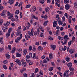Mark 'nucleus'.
I'll return each mask as SVG.
<instances>
[{
    "label": "nucleus",
    "mask_w": 77,
    "mask_h": 77,
    "mask_svg": "<svg viewBox=\"0 0 77 77\" xmlns=\"http://www.w3.org/2000/svg\"><path fill=\"white\" fill-rule=\"evenodd\" d=\"M8 29V28L7 27H6V28H5V27H3L2 28V30H3V32H6V31Z\"/></svg>",
    "instance_id": "nucleus-23"
},
{
    "label": "nucleus",
    "mask_w": 77,
    "mask_h": 77,
    "mask_svg": "<svg viewBox=\"0 0 77 77\" xmlns=\"http://www.w3.org/2000/svg\"><path fill=\"white\" fill-rule=\"evenodd\" d=\"M52 54H49V58L50 59H52L53 58V56H52Z\"/></svg>",
    "instance_id": "nucleus-45"
},
{
    "label": "nucleus",
    "mask_w": 77,
    "mask_h": 77,
    "mask_svg": "<svg viewBox=\"0 0 77 77\" xmlns=\"http://www.w3.org/2000/svg\"><path fill=\"white\" fill-rule=\"evenodd\" d=\"M20 13V11L18 10H17L15 12V14H17Z\"/></svg>",
    "instance_id": "nucleus-33"
},
{
    "label": "nucleus",
    "mask_w": 77,
    "mask_h": 77,
    "mask_svg": "<svg viewBox=\"0 0 77 77\" xmlns=\"http://www.w3.org/2000/svg\"><path fill=\"white\" fill-rule=\"evenodd\" d=\"M14 2V0H10L8 1V3H9V4H10V5H11L13 4Z\"/></svg>",
    "instance_id": "nucleus-16"
},
{
    "label": "nucleus",
    "mask_w": 77,
    "mask_h": 77,
    "mask_svg": "<svg viewBox=\"0 0 77 77\" xmlns=\"http://www.w3.org/2000/svg\"><path fill=\"white\" fill-rule=\"evenodd\" d=\"M58 39H59L60 40V41H62V40L63 39V38L62 37L58 36Z\"/></svg>",
    "instance_id": "nucleus-20"
},
{
    "label": "nucleus",
    "mask_w": 77,
    "mask_h": 77,
    "mask_svg": "<svg viewBox=\"0 0 77 77\" xmlns=\"http://www.w3.org/2000/svg\"><path fill=\"white\" fill-rule=\"evenodd\" d=\"M11 32H12V29L11 28L9 29L8 32L6 33V38H9V37L10 36Z\"/></svg>",
    "instance_id": "nucleus-1"
},
{
    "label": "nucleus",
    "mask_w": 77,
    "mask_h": 77,
    "mask_svg": "<svg viewBox=\"0 0 77 77\" xmlns=\"http://www.w3.org/2000/svg\"><path fill=\"white\" fill-rule=\"evenodd\" d=\"M66 62H69L70 61V58L68 56L66 57Z\"/></svg>",
    "instance_id": "nucleus-12"
},
{
    "label": "nucleus",
    "mask_w": 77,
    "mask_h": 77,
    "mask_svg": "<svg viewBox=\"0 0 77 77\" xmlns=\"http://www.w3.org/2000/svg\"><path fill=\"white\" fill-rule=\"evenodd\" d=\"M39 2L41 4H44V0H40Z\"/></svg>",
    "instance_id": "nucleus-32"
},
{
    "label": "nucleus",
    "mask_w": 77,
    "mask_h": 77,
    "mask_svg": "<svg viewBox=\"0 0 77 77\" xmlns=\"http://www.w3.org/2000/svg\"><path fill=\"white\" fill-rule=\"evenodd\" d=\"M11 45H8V49H9L10 51L11 50Z\"/></svg>",
    "instance_id": "nucleus-38"
},
{
    "label": "nucleus",
    "mask_w": 77,
    "mask_h": 77,
    "mask_svg": "<svg viewBox=\"0 0 77 77\" xmlns=\"http://www.w3.org/2000/svg\"><path fill=\"white\" fill-rule=\"evenodd\" d=\"M64 3L65 4L66 3L67 4H68L69 3V0H64Z\"/></svg>",
    "instance_id": "nucleus-35"
},
{
    "label": "nucleus",
    "mask_w": 77,
    "mask_h": 77,
    "mask_svg": "<svg viewBox=\"0 0 77 77\" xmlns=\"http://www.w3.org/2000/svg\"><path fill=\"white\" fill-rule=\"evenodd\" d=\"M16 55L17 57H21V54H20L19 53H17L16 54Z\"/></svg>",
    "instance_id": "nucleus-13"
},
{
    "label": "nucleus",
    "mask_w": 77,
    "mask_h": 77,
    "mask_svg": "<svg viewBox=\"0 0 77 77\" xmlns=\"http://www.w3.org/2000/svg\"><path fill=\"white\" fill-rule=\"evenodd\" d=\"M74 73L73 72H70L69 74V75L70 76V77H72L74 75Z\"/></svg>",
    "instance_id": "nucleus-21"
},
{
    "label": "nucleus",
    "mask_w": 77,
    "mask_h": 77,
    "mask_svg": "<svg viewBox=\"0 0 77 77\" xmlns=\"http://www.w3.org/2000/svg\"><path fill=\"white\" fill-rule=\"evenodd\" d=\"M13 17V14H11L10 16L8 17V19H11Z\"/></svg>",
    "instance_id": "nucleus-41"
},
{
    "label": "nucleus",
    "mask_w": 77,
    "mask_h": 77,
    "mask_svg": "<svg viewBox=\"0 0 77 77\" xmlns=\"http://www.w3.org/2000/svg\"><path fill=\"white\" fill-rule=\"evenodd\" d=\"M57 74H59L60 76L62 77V73L61 72H57Z\"/></svg>",
    "instance_id": "nucleus-56"
},
{
    "label": "nucleus",
    "mask_w": 77,
    "mask_h": 77,
    "mask_svg": "<svg viewBox=\"0 0 77 77\" xmlns=\"http://www.w3.org/2000/svg\"><path fill=\"white\" fill-rule=\"evenodd\" d=\"M2 23H3V20L2 19H0V26L2 24Z\"/></svg>",
    "instance_id": "nucleus-31"
},
{
    "label": "nucleus",
    "mask_w": 77,
    "mask_h": 77,
    "mask_svg": "<svg viewBox=\"0 0 77 77\" xmlns=\"http://www.w3.org/2000/svg\"><path fill=\"white\" fill-rule=\"evenodd\" d=\"M53 68H54L53 67H50L48 69L49 71L50 72L52 71H53Z\"/></svg>",
    "instance_id": "nucleus-27"
},
{
    "label": "nucleus",
    "mask_w": 77,
    "mask_h": 77,
    "mask_svg": "<svg viewBox=\"0 0 77 77\" xmlns=\"http://www.w3.org/2000/svg\"><path fill=\"white\" fill-rule=\"evenodd\" d=\"M48 3H50L51 2V0H47Z\"/></svg>",
    "instance_id": "nucleus-64"
},
{
    "label": "nucleus",
    "mask_w": 77,
    "mask_h": 77,
    "mask_svg": "<svg viewBox=\"0 0 77 77\" xmlns=\"http://www.w3.org/2000/svg\"><path fill=\"white\" fill-rule=\"evenodd\" d=\"M63 21H61L60 20H59L58 21V24L59 25H62L63 24Z\"/></svg>",
    "instance_id": "nucleus-22"
},
{
    "label": "nucleus",
    "mask_w": 77,
    "mask_h": 77,
    "mask_svg": "<svg viewBox=\"0 0 77 77\" xmlns=\"http://www.w3.org/2000/svg\"><path fill=\"white\" fill-rule=\"evenodd\" d=\"M69 8H70V6L69 4H67L65 5V8L66 10H68L69 9Z\"/></svg>",
    "instance_id": "nucleus-6"
},
{
    "label": "nucleus",
    "mask_w": 77,
    "mask_h": 77,
    "mask_svg": "<svg viewBox=\"0 0 77 77\" xmlns=\"http://www.w3.org/2000/svg\"><path fill=\"white\" fill-rule=\"evenodd\" d=\"M36 8L35 6H33L32 7V11L33 12H34L36 11Z\"/></svg>",
    "instance_id": "nucleus-25"
},
{
    "label": "nucleus",
    "mask_w": 77,
    "mask_h": 77,
    "mask_svg": "<svg viewBox=\"0 0 77 77\" xmlns=\"http://www.w3.org/2000/svg\"><path fill=\"white\" fill-rule=\"evenodd\" d=\"M68 38V36L67 35H64V40H68L69 39V38Z\"/></svg>",
    "instance_id": "nucleus-14"
},
{
    "label": "nucleus",
    "mask_w": 77,
    "mask_h": 77,
    "mask_svg": "<svg viewBox=\"0 0 77 77\" xmlns=\"http://www.w3.org/2000/svg\"><path fill=\"white\" fill-rule=\"evenodd\" d=\"M57 21L54 20V23H53V27H56V26H57Z\"/></svg>",
    "instance_id": "nucleus-5"
},
{
    "label": "nucleus",
    "mask_w": 77,
    "mask_h": 77,
    "mask_svg": "<svg viewBox=\"0 0 77 77\" xmlns=\"http://www.w3.org/2000/svg\"><path fill=\"white\" fill-rule=\"evenodd\" d=\"M23 75V77H27V75L26 73H24Z\"/></svg>",
    "instance_id": "nucleus-48"
},
{
    "label": "nucleus",
    "mask_w": 77,
    "mask_h": 77,
    "mask_svg": "<svg viewBox=\"0 0 77 77\" xmlns=\"http://www.w3.org/2000/svg\"><path fill=\"white\" fill-rule=\"evenodd\" d=\"M75 52V51L74 49H70L69 50V53L70 54H72Z\"/></svg>",
    "instance_id": "nucleus-18"
},
{
    "label": "nucleus",
    "mask_w": 77,
    "mask_h": 77,
    "mask_svg": "<svg viewBox=\"0 0 77 77\" xmlns=\"http://www.w3.org/2000/svg\"><path fill=\"white\" fill-rule=\"evenodd\" d=\"M65 16L66 17V18H68V14L67 13H66L64 14Z\"/></svg>",
    "instance_id": "nucleus-40"
},
{
    "label": "nucleus",
    "mask_w": 77,
    "mask_h": 77,
    "mask_svg": "<svg viewBox=\"0 0 77 77\" xmlns=\"http://www.w3.org/2000/svg\"><path fill=\"white\" fill-rule=\"evenodd\" d=\"M72 42V41L71 40L70 42H69L68 43V45L69 47H70V46L72 44L71 43Z\"/></svg>",
    "instance_id": "nucleus-30"
},
{
    "label": "nucleus",
    "mask_w": 77,
    "mask_h": 77,
    "mask_svg": "<svg viewBox=\"0 0 77 77\" xmlns=\"http://www.w3.org/2000/svg\"><path fill=\"white\" fill-rule=\"evenodd\" d=\"M15 51H16V48L14 47L13 49V50L11 51V53H14L15 52Z\"/></svg>",
    "instance_id": "nucleus-17"
},
{
    "label": "nucleus",
    "mask_w": 77,
    "mask_h": 77,
    "mask_svg": "<svg viewBox=\"0 0 77 77\" xmlns=\"http://www.w3.org/2000/svg\"><path fill=\"white\" fill-rule=\"evenodd\" d=\"M33 18H35V19H36L37 20H38V18L37 17L35 16L34 15L32 16V19H33Z\"/></svg>",
    "instance_id": "nucleus-19"
},
{
    "label": "nucleus",
    "mask_w": 77,
    "mask_h": 77,
    "mask_svg": "<svg viewBox=\"0 0 77 77\" xmlns=\"http://www.w3.org/2000/svg\"><path fill=\"white\" fill-rule=\"evenodd\" d=\"M4 9V7L1 5L0 6V11H2V10H3Z\"/></svg>",
    "instance_id": "nucleus-37"
},
{
    "label": "nucleus",
    "mask_w": 77,
    "mask_h": 77,
    "mask_svg": "<svg viewBox=\"0 0 77 77\" xmlns=\"http://www.w3.org/2000/svg\"><path fill=\"white\" fill-rule=\"evenodd\" d=\"M47 18H48V16L47 15H45V16H44V17L43 18L45 19V20H46L47 19Z\"/></svg>",
    "instance_id": "nucleus-43"
},
{
    "label": "nucleus",
    "mask_w": 77,
    "mask_h": 77,
    "mask_svg": "<svg viewBox=\"0 0 77 77\" xmlns=\"http://www.w3.org/2000/svg\"><path fill=\"white\" fill-rule=\"evenodd\" d=\"M20 37H18L17 38V39L15 40V42L16 43H18L19 42V41H20Z\"/></svg>",
    "instance_id": "nucleus-9"
},
{
    "label": "nucleus",
    "mask_w": 77,
    "mask_h": 77,
    "mask_svg": "<svg viewBox=\"0 0 77 77\" xmlns=\"http://www.w3.org/2000/svg\"><path fill=\"white\" fill-rule=\"evenodd\" d=\"M45 11L46 12H48V11H49V8L47 7L46 8H45Z\"/></svg>",
    "instance_id": "nucleus-34"
},
{
    "label": "nucleus",
    "mask_w": 77,
    "mask_h": 77,
    "mask_svg": "<svg viewBox=\"0 0 77 77\" xmlns=\"http://www.w3.org/2000/svg\"><path fill=\"white\" fill-rule=\"evenodd\" d=\"M3 37L0 38V42H2L3 41Z\"/></svg>",
    "instance_id": "nucleus-62"
},
{
    "label": "nucleus",
    "mask_w": 77,
    "mask_h": 77,
    "mask_svg": "<svg viewBox=\"0 0 77 77\" xmlns=\"http://www.w3.org/2000/svg\"><path fill=\"white\" fill-rule=\"evenodd\" d=\"M74 5L75 8H77V3H75L74 4Z\"/></svg>",
    "instance_id": "nucleus-54"
},
{
    "label": "nucleus",
    "mask_w": 77,
    "mask_h": 77,
    "mask_svg": "<svg viewBox=\"0 0 77 77\" xmlns=\"http://www.w3.org/2000/svg\"><path fill=\"white\" fill-rule=\"evenodd\" d=\"M35 72H34L35 74H36L38 72L39 70H38V68H36L35 69Z\"/></svg>",
    "instance_id": "nucleus-28"
},
{
    "label": "nucleus",
    "mask_w": 77,
    "mask_h": 77,
    "mask_svg": "<svg viewBox=\"0 0 77 77\" xmlns=\"http://www.w3.org/2000/svg\"><path fill=\"white\" fill-rule=\"evenodd\" d=\"M67 41H68V40H65L64 42V44H66Z\"/></svg>",
    "instance_id": "nucleus-57"
},
{
    "label": "nucleus",
    "mask_w": 77,
    "mask_h": 77,
    "mask_svg": "<svg viewBox=\"0 0 77 77\" xmlns=\"http://www.w3.org/2000/svg\"><path fill=\"white\" fill-rule=\"evenodd\" d=\"M3 68H4L5 69H7V67L6 66V65H4L3 66Z\"/></svg>",
    "instance_id": "nucleus-44"
},
{
    "label": "nucleus",
    "mask_w": 77,
    "mask_h": 77,
    "mask_svg": "<svg viewBox=\"0 0 77 77\" xmlns=\"http://www.w3.org/2000/svg\"><path fill=\"white\" fill-rule=\"evenodd\" d=\"M32 53H29V57H31V58H32Z\"/></svg>",
    "instance_id": "nucleus-46"
},
{
    "label": "nucleus",
    "mask_w": 77,
    "mask_h": 77,
    "mask_svg": "<svg viewBox=\"0 0 77 77\" xmlns=\"http://www.w3.org/2000/svg\"><path fill=\"white\" fill-rule=\"evenodd\" d=\"M66 50V46H64L63 48L62 49V50L63 51H65Z\"/></svg>",
    "instance_id": "nucleus-36"
},
{
    "label": "nucleus",
    "mask_w": 77,
    "mask_h": 77,
    "mask_svg": "<svg viewBox=\"0 0 77 77\" xmlns=\"http://www.w3.org/2000/svg\"><path fill=\"white\" fill-rule=\"evenodd\" d=\"M40 37H44V34L42 32H41L40 34Z\"/></svg>",
    "instance_id": "nucleus-50"
},
{
    "label": "nucleus",
    "mask_w": 77,
    "mask_h": 77,
    "mask_svg": "<svg viewBox=\"0 0 77 77\" xmlns=\"http://www.w3.org/2000/svg\"><path fill=\"white\" fill-rule=\"evenodd\" d=\"M51 48H52L53 50H55V49H56V47L55 45H51Z\"/></svg>",
    "instance_id": "nucleus-11"
},
{
    "label": "nucleus",
    "mask_w": 77,
    "mask_h": 77,
    "mask_svg": "<svg viewBox=\"0 0 77 77\" xmlns=\"http://www.w3.org/2000/svg\"><path fill=\"white\" fill-rule=\"evenodd\" d=\"M35 45H39V42H36L35 43Z\"/></svg>",
    "instance_id": "nucleus-42"
},
{
    "label": "nucleus",
    "mask_w": 77,
    "mask_h": 77,
    "mask_svg": "<svg viewBox=\"0 0 77 77\" xmlns=\"http://www.w3.org/2000/svg\"><path fill=\"white\" fill-rule=\"evenodd\" d=\"M3 50H4V48H0V52H2Z\"/></svg>",
    "instance_id": "nucleus-53"
},
{
    "label": "nucleus",
    "mask_w": 77,
    "mask_h": 77,
    "mask_svg": "<svg viewBox=\"0 0 77 77\" xmlns=\"http://www.w3.org/2000/svg\"><path fill=\"white\" fill-rule=\"evenodd\" d=\"M75 37L74 36H73L72 38V41H74V40L75 39Z\"/></svg>",
    "instance_id": "nucleus-60"
},
{
    "label": "nucleus",
    "mask_w": 77,
    "mask_h": 77,
    "mask_svg": "<svg viewBox=\"0 0 77 77\" xmlns=\"http://www.w3.org/2000/svg\"><path fill=\"white\" fill-rule=\"evenodd\" d=\"M22 65L23 66H24L25 67V66H26V62L22 60Z\"/></svg>",
    "instance_id": "nucleus-7"
},
{
    "label": "nucleus",
    "mask_w": 77,
    "mask_h": 77,
    "mask_svg": "<svg viewBox=\"0 0 77 77\" xmlns=\"http://www.w3.org/2000/svg\"><path fill=\"white\" fill-rule=\"evenodd\" d=\"M48 22V21H45L44 23L43 24V26H47V23Z\"/></svg>",
    "instance_id": "nucleus-26"
},
{
    "label": "nucleus",
    "mask_w": 77,
    "mask_h": 77,
    "mask_svg": "<svg viewBox=\"0 0 77 77\" xmlns=\"http://www.w3.org/2000/svg\"><path fill=\"white\" fill-rule=\"evenodd\" d=\"M9 24H10V23L9 22H7L6 23H4V25L5 27H8V26H9Z\"/></svg>",
    "instance_id": "nucleus-8"
},
{
    "label": "nucleus",
    "mask_w": 77,
    "mask_h": 77,
    "mask_svg": "<svg viewBox=\"0 0 77 77\" xmlns=\"http://www.w3.org/2000/svg\"><path fill=\"white\" fill-rule=\"evenodd\" d=\"M67 66H68L69 68L71 67L72 65V63H69L67 64Z\"/></svg>",
    "instance_id": "nucleus-15"
},
{
    "label": "nucleus",
    "mask_w": 77,
    "mask_h": 77,
    "mask_svg": "<svg viewBox=\"0 0 77 77\" xmlns=\"http://www.w3.org/2000/svg\"><path fill=\"white\" fill-rule=\"evenodd\" d=\"M70 12H71V13H72V14H74V11L73 10H70Z\"/></svg>",
    "instance_id": "nucleus-55"
},
{
    "label": "nucleus",
    "mask_w": 77,
    "mask_h": 77,
    "mask_svg": "<svg viewBox=\"0 0 77 77\" xmlns=\"http://www.w3.org/2000/svg\"><path fill=\"white\" fill-rule=\"evenodd\" d=\"M20 62V60L18 59H17L15 61V62H17V63H19Z\"/></svg>",
    "instance_id": "nucleus-47"
},
{
    "label": "nucleus",
    "mask_w": 77,
    "mask_h": 77,
    "mask_svg": "<svg viewBox=\"0 0 77 77\" xmlns=\"http://www.w3.org/2000/svg\"><path fill=\"white\" fill-rule=\"evenodd\" d=\"M47 62H48V61L46 60H44L43 63H47Z\"/></svg>",
    "instance_id": "nucleus-61"
},
{
    "label": "nucleus",
    "mask_w": 77,
    "mask_h": 77,
    "mask_svg": "<svg viewBox=\"0 0 77 77\" xmlns=\"http://www.w3.org/2000/svg\"><path fill=\"white\" fill-rule=\"evenodd\" d=\"M26 59H30V57L29 56V55H27L26 56Z\"/></svg>",
    "instance_id": "nucleus-52"
},
{
    "label": "nucleus",
    "mask_w": 77,
    "mask_h": 77,
    "mask_svg": "<svg viewBox=\"0 0 77 77\" xmlns=\"http://www.w3.org/2000/svg\"><path fill=\"white\" fill-rule=\"evenodd\" d=\"M27 49H24L23 52V56H25L26 54V53H27Z\"/></svg>",
    "instance_id": "nucleus-10"
},
{
    "label": "nucleus",
    "mask_w": 77,
    "mask_h": 77,
    "mask_svg": "<svg viewBox=\"0 0 77 77\" xmlns=\"http://www.w3.org/2000/svg\"><path fill=\"white\" fill-rule=\"evenodd\" d=\"M38 48L39 49V50H41V51H42L43 48L40 46H38Z\"/></svg>",
    "instance_id": "nucleus-39"
},
{
    "label": "nucleus",
    "mask_w": 77,
    "mask_h": 77,
    "mask_svg": "<svg viewBox=\"0 0 77 77\" xmlns=\"http://www.w3.org/2000/svg\"><path fill=\"white\" fill-rule=\"evenodd\" d=\"M48 39H49L51 40V41H53V38H52L51 37H49L48 38Z\"/></svg>",
    "instance_id": "nucleus-58"
},
{
    "label": "nucleus",
    "mask_w": 77,
    "mask_h": 77,
    "mask_svg": "<svg viewBox=\"0 0 77 77\" xmlns=\"http://www.w3.org/2000/svg\"><path fill=\"white\" fill-rule=\"evenodd\" d=\"M29 8H30V5H27L26 6V9Z\"/></svg>",
    "instance_id": "nucleus-49"
},
{
    "label": "nucleus",
    "mask_w": 77,
    "mask_h": 77,
    "mask_svg": "<svg viewBox=\"0 0 77 77\" xmlns=\"http://www.w3.org/2000/svg\"><path fill=\"white\" fill-rule=\"evenodd\" d=\"M69 69L71 71H74L75 70L72 67H70L69 68Z\"/></svg>",
    "instance_id": "nucleus-24"
},
{
    "label": "nucleus",
    "mask_w": 77,
    "mask_h": 77,
    "mask_svg": "<svg viewBox=\"0 0 77 77\" xmlns=\"http://www.w3.org/2000/svg\"><path fill=\"white\" fill-rule=\"evenodd\" d=\"M32 50V46H31L29 47V50L31 51Z\"/></svg>",
    "instance_id": "nucleus-51"
},
{
    "label": "nucleus",
    "mask_w": 77,
    "mask_h": 77,
    "mask_svg": "<svg viewBox=\"0 0 77 77\" xmlns=\"http://www.w3.org/2000/svg\"><path fill=\"white\" fill-rule=\"evenodd\" d=\"M8 13V17L9 16L11 15V13L9 12V11H8L7 12Z\"/></svg>",
    "instance_id": "nucleus-59"
},
{
    "label": "nucleus",
    "mask_w": 77,
    "mask_h": 77,
    "mask_svg": "<svg viewBox=\"0 0 77 77\" xmlns=\"http://www.w3.org/2000/svg\"><path fill=\"white\" fill-rule=\"evenodd\" d=\"M28 35H29V36H31V32H30L29 31L28 32Z\"/></svg>",
    "instance_id": "nucleus-63"
},
{
    "label": "nucleus",
    "mask_w": 77,
    "mask_h": 77,
    "mask_svg": "<svg viewBox=\"0 0 77 77\" xmlns=\"http://www.w3.org/2000/svg\"><path fill=\"white\" fill-rule=\"evenodd\" d=\"M59 30H57L56 31H54L53 32V33L56 36H59Z\"/></svg>",
    "instance_id": "nucleus-3"
},
{
    "label": "nucleus",
    "mask_w": 77,
    "mask_h": 77,
    "mask_svg": "<svg viewBox=\"0 0 77 77\" xmlns=\"http://www.w3.org/2000/svg\"><path fill=\"white\" fill-rule=\"evenodd\" d=\"M39 32H40V31L39 30V28L37 29V31H36L34 32V35L35 36H36V35H37V34H38V35H39Z\"/></svg>",
    "instance_id": "nucleus-2"
},
{
    "label": "nucleus",
    "mask_w": 77,
    "mask_h": 77,
    "mask_svg": "<svg viewBox=\"0 0 77 77\" xmlns=\"http://www.w3.org/2000/svg\"><path fill=\"white\" fill-rule=\"evenodd\" d=\"M6 59H9L10 58V56L8 54H7L6 55Z\"/></svg>",
    "instance_id": "nucleus-29"
},
{
    "label": "nucleus",
    "mask_w": 77,
    "mask_h": 77,
    "mask_svg": "<svg viewBox=\"0 0 77 77\" xmlns=\"http://www.w3.org/2000/svg\"><path fill=\"white\" fill-rule=\"evenodd\" d=\"M34 58H35V59H38V56H36V53H33L32 59H34Z\"/></svg>",
    "instance_id": "nucleus-4"
}]
</instances>
